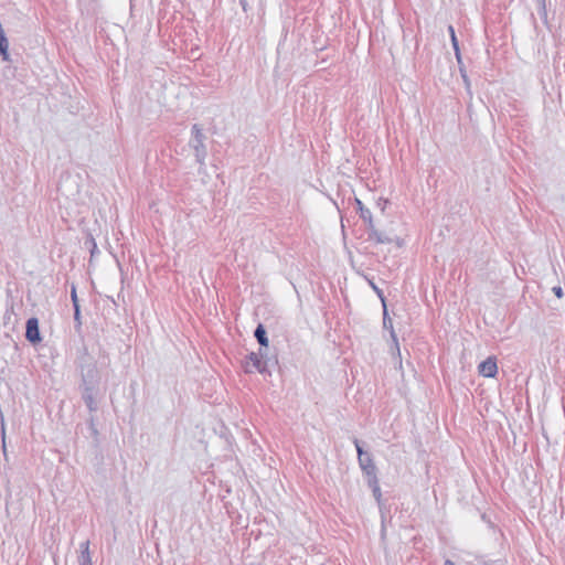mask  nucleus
Here are the masks:
<instances>
[{"instance_id": "f257e3e1", "label": "nucleus", "mask_w": 565, "mask_h": 565, "mask_svg": "<svg viewBox=\"0 0 565 565\" xmlns=\"http://www.w3.org/2000/svg\"><path fill=\"white\" fill-rule=\"evenodd\" d=\"M205 136L198 125L192 126V137L189 141V148L193 150L196 162L203 167L205 164L206 148L204 145Z\"/></svg>"}, {"instance_id": "f03ea898", "label": "nucleus", "mask_w": 565, "mask_h": 565, "mask_svg": "<svg viewBox=\"0 0 565 565\" xmlns=\"http://www.w3.org/2000/svg\"><path fill=\"white\" fill-rule=\"evenodd\" d=\"M369 239L374 241L377 244H396L398 247L403 245V239L398 236H392L386 233L379 231L374 224L367 228Z\"/></svg>"}, {"instance_id": "7ed1b4c3", "label": "nucleus", "mask_w": 565, "mask_h": 565, "mask_svg": "<svg viewBox=\"0 0 565 565\" xmlns=\"http://www.w3.org/2000/svg\"><path fill=\"white\" fill-rule=\"evenodd\" d=\"M82 384H100V372L95 362L82 365Z\"/></svg>"}, {"instance_id": "20e7f679", "label": "nucleus", "mask_w": 565, "mask_h": 565, "mask_svg": "<svg viewBox=\"0 0 565 565\" xmlns=\"http://www.w3.org/2000/svg\"><path fill=\"white\" fill-rule=\"evenodd\" d=\"M255 370L260 373H264L266 370L265 363L263 362L262 352H259V353L252 352L248 355L247 361L245 362V371L246 372L252 373Z\"/></svg>"}, {"instance_id": "39448f33", "label": "nucleus", "mask_w": 565, "mask_h": 565, "mask_svg": "<svg viewBox=\"0 0 565 565\" xmlns=\"http://www.w3.org/2000/svg\"><path fill=\"white\" fill-rule=\"evenodd\" d=\"M479 373L484 377H493L498 372L497 360L494 356H489L478 366Z\"/></svg>"}, {"instance_id": "423d86ee", "label": "nucleus", "mask_w": 565, "mask_h": 565, "mask_svg": "<svg viewBox=\"0 0 565 565\" xmlns=\"http://www.w3.org/2000/svg\"><path fill=\"white\" fill-rule=\"evenodd\" d=\"M25 338L31 343H38V342H40L42 340L41 339V334H40V330H39V320L36 318H30L26 321Z\"/></svg>"}, {"instance_id": "0eeeda50", "label": "nucleus", "mask_w": 565, "mask_h": 565, "mask_svg": "<svg viewBox=\"0 0 565 565\" xmlns=\"http://www.w3.org/2000/svg\"><path fill=\"white\" fill-rule=\"evenodd\" d=\"M359 463L366 476L376 473V467L370 454L365 457H361V459H359Z\"/></svg>"}, {"instance_id": "6e6552de", "label": "nucleus", "mask_w": 565, "mask_h": 565, "mask_svg": "<svg viewBox=\"0 0 565 565\" xmlns=\"http://www.w3.org/2000/svg\"><path fill=\"white\" fill-rule=\"evenodd\" d=\"M79 565H93L89 554V541H85L81 544V555L78 556Z\"/></svg>"}, {"instance_id": "1a4fd4ad", "label": "nucleus", "mask_w": 565, "mask_h": 565, "mask_svg": "<svg viewBox=\"0 0 565 565\" xmlns=\"http://www.w3.org/2000/svg\"><path fill=\"white\" fill-rule=\"evenodd\" d=\"M0 55L2 56L3 61H9V42L6 36L4 30L2 28V24L0 23Z\"/></svg>"}, {"instance_id": "9d476101", "label": "nucleus", "mask_w": 565, "mask_h": 565, "mask_svg": "<svg viewBox=\"0 0 565 565\" xmlns=\"http://www.w3.org/2000/svg\"><path fill=\"white\" fill-rule=\"evenodd\" d=\"M355 202H356L358 210L360 212V216L364 222L367 223V228H369L371 226V224H374L373 218H372V213L369 209L364 207L363 203L359 199H355Z\"/></svg>"}, {"instance_id": "9b49d317", "label": "nucleus", "mask_w": 565, "mask_h": 565, "mask_svg": "<svg viewBox=\"0 0 565 565\" xmlns=\"http://www.w3.org/2000/svg\"><path fill=\"white\" fill-rule=\"evenodd\" d=\"M100 384L84 385L81 384L82 395L103 396Z\"/></svg>"}, {"instance_id": "f8f14e48", "label": "nucleus", "mask_w": 565, "mask_h": 565, "mask_svg": "<svg viewBox=\"0 0 565 565\" xmlns=\"http://www.w3.org/2000/svg\"><path fill=\"white\" fill-rule=\"evenodd\" d=\"M103 396L82 395V398L90 413H94L98 409V401Z\"/></svg>"}, {"instance_id": "ddd939ff", "label": "nucleus", "mask_w": 565, "mask_h": 565, "mask_svg": "<svg viewBox=\"0 0 565 565\" xmlns=\"http://www.w3.org/2000/svg\"><path fill=\"white\" fill-rule=\"evenodd\" d=\"M255 338L257 339L258 343L262 347H267L268 345V339L266 337V330L263 327V324H258V327L256 328V330H255Z\"/></svg>"}, {"instance_id": "4468645a", "label": "nucleus", "mask_w": 565, "mask_h": 565, "mask_svg": "<svg viewBox=\"0 0 565 565\" xmlns=\"http://www.w3.org/2000/svg\"><path fill=\"white\" fill-rule=\"evenodd\" d=\"M369 284L372 287V289L376 292V295L380 297L382 303L384 305L385 298H384L383 291L372 280H370Z\"/></svg>"}, {"instance_id": "2eb2a0df", "label": "nucleus", "mask_w": 565, "mask_h": 565, "mask_svg": "<svg viewBox=\"0 0 565 565\" xmlns=\"http://www.w3.org/2000/svg\"><path fill=\"white\" fill-rule=\"evenodd\" d=\"M367 482L372 490L375 489V487H380L376 473L367 476Z\"/></svg>"}, {"instance_id": "dca6fc26", "label": "nucleus", "mask_w": 565, "mask_h": 565, "mask_svg": "<svg viewBox=\"0 0 565 565\" xmlns=\"http://www.w3.org/2000/svg\"><path fill=\"white\" fill-rule=\"evenodd\" d=\"M354 445H355V448H356V451H358V458L361 459V457H365L367 456L369 454L367 452H364L359 440L355 439L354 440Z\"/></svg>"}, {"instance_id": "f3484780", "label": "nucleus", "mask_w": 565, "mask_h": 565, "mask_svg": "<svg viewBox=\"0 0 565 565\" xmlns=\"http://www.w3.org/2000/svg\"><path fill=\"white\" fill-rule=\"evenodd\" d=\"M552 291L554 292V295L557 298H562L563 297V289H562V287L555 286V287H553Z\"/></svg>"}, {"instance_id": "a211bd4d", "label": "nucleus", "mask_w": 565, "mask_h": 565, "mask_svg": "<svg viewBox=\"0 0 565 565\" xmlns=\"http://www.w3.org/2000/svg\"><path fill=\"white\" fill-rule=\"evenodd\" d=\"M71 296H72V301H73L74 307L78 306L76 289L74 286L72 287Z\"/></svg>"}, {"instance_id": "6ab92c4d", "label": "nucleus", "mask_w": 565, "mask_h": 565, "mask_svg": "<svg viewBox=\"0 0 565 565\" xmlns=\"http://www.w3.org/2000/svg\"><path fill=\"white\" fill-rule=\"evenodd\" d=\"M373 491V494H374V498L377 502H380L381 500V497H382V493H381V489L380 487H375V489L372 490Z\"/></svg>"}, {"instance_id": "aec40b11", "label": "nucleus", "mask_w": 565, "mask_h": 565, "mask_svg": "<svg viewBox=\"0 0 565 565\" xmlns=\"http://www.w3.org/2000/svg\"><path fill=\"white\" fill-rule=\"evenodd\" d=\"M541 9H542V15L544 19L547 17L546 8H545V0H539Z\"/></svg>"}, {"instance_id": "412c9836", "label": "nucleus", "mask_w": 565, "mask_h": 565, "mask_svg": "<svg viewBox=\"0 0 565 565\" xmlns=\"http://www.w3.org/2000/svg\"><path fill=\"white\" fill-rule=\"evenodd\" d=\"M383 307H384V313H383L384 315V327H387V326L391 327V323H392L391 320H388V322H387L386 305L384 303Z\"/></svg>"}, {"instance_id": "4be33fe9", "label": "nucleus", "mask_w": 565, "mask_h": 565, "mask_svg": "<svg viewBox=\"0 0 565 565\" xmlns=\"http://www.w3.org/2000/svg\"><path fill=\"white\" fill-rule=\"evenodd\" d=\"M461 77H462V79H463V83H465L466 88L469 90V89H470V81H469L468 75H467V74H463Z\"/></svg>"}, {"instance_id": "5701e85b", "label": "nucleus", "mask_w": 565, "mask_h": 565, "mask_svg": "<svg viewBox=\"0 0 565 565\" xmlns=\"http://www.w3.org/2000/svg\"><path fill=\"white\" fill-rule=\"evenodd\" d=\"M451 43H452V47L454 49H459L458 41H457L455 32H452Z\"/></svg>"}, {"instance_id": "b1692460", "label": "nucleus", "mask_w": 565, "mask_h": 565, "mask_svg": "<svg viewBox=\"0 0 565 565\" xmlns=\"http://www.w3.org/2000/svg\"><path fill=\"white\" fill-rule=\"evenodd\" d=\"M454 50H455V54H456L458 64H461L462 60H461V55H460V50L459 49H454Z\"/></svg>"}, {"instance_id": "393cba45", "label": "nucleus", "mask_w": 565, "mask_h": 565, "mask_svg": "<svg viewBox=\"0 0 565 565\" xmlns=\"http://www.w3.org/2000/svg\"><path fill=\"white\" fill-rule=\"evenodd\" d=\"M391 329H392V332H391L392 338H393V340L395 342V345H396V349H397V353L399 354V348H398V343H397V338H396V335H395V333L393 331V327L392 326H391Z\"/></svg>"}, {"instance_id": "a878e982", "label": "nucleus", "mask_w": 565, "mask_h": 565, "mask_svg": "<svg viewBox=\"0 0 565 565\" xmlns=\"http://www.w3.org/2000/svg\"><path fill=\"white\" fill-rule=\"evenodd\" d=\"M458 65H459V71H460L461 76H462L463 74H467L463 63L458 64Z\"/></svg>"}, {"instance_id": "bb28decb", "label": "nucleus", "mask_w": 565, "mask_h": 565, "mask_svg": "<svg viewBox=\"0 0 565 565\" xmlns=\"http://www.w3.org/2000/svg\"><path fill=\"white\" fill-rule=\"evenodd\" d=\"M74 308H75V315H74V317H75V319H76V320H78V319H79V307H78V306H76V307H74Z\"/></svg>"}, {"instance_id": "cd10ccee", "label": "nucleus", "mask_w": 565, "mask_h": 565, "mask_svg": "<svg viewBox=\"0 0 565 565\" xmlns=\"http://www.w3.org/2000/svg\"><path fill=\"white\" fill-rule=\"evenodd\" d=\"M448 31H449L450 36L452 38V32H455V30H454L452 25H449V26H448Z\"/></svg>"}, {"instance_id": "c85d7f7f", "label": "nucleus", "mask_w": 565, "mask_h": 565, "mask_svg": "<svg viewBox=\"0 0 565 565\" xmlns=\"http://www.w3.org/2000/svg\"><path fill=\"white\" fill-rule=\"evenodd\" d=\"M445 565H456L450 559H446L445 561Z\"/></svg>"}, {"instance_id": "c756f323", "label": "nucleus", "mask_w": 565, "mask_h": 565, "mask_svg": "<svg viewBox=\"0 0 565 565\" xmlns=\"http://www.w3.org/2000/svg\"><path fill=\"white\" fill-rule=\"evenodd\" d=\"M90 425H92V427L94 426V419L93 418H90Z\"/></svg>"}]
</instances>
